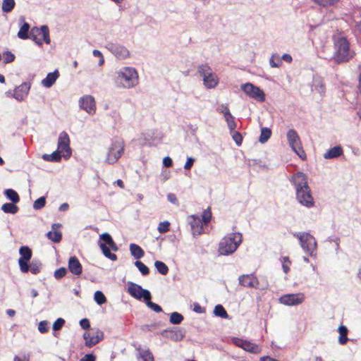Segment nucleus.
<instances>
[{
    "label": "nucleus",
    "mask_w": 361,
    "mask_h": 361,
    "mask_svg": "<svg viewBox=\"0 0 361 361\" xmlns=\"http://www.w3.org/2000/svg\"><path fill=\"white\" fill-rule=\"evenodd\" d=\"M290 182L295 186L298 202L308 208L314 207V200L308 185L307 176L302 172H297L291 177Z\"/></svg>",
    "instance_id": "nucleus-1"
},
{
    "label": "nucleus",
    "mask_w": 361,
    "mask_h": 361,
    "mask_svg": "<svg viewBox=\"0 0 361 361\" xmlns=\"http://www.w3.org/2000/svg\"><path fill=\"white\" fill-rule=\"evenodd\" d=\"M115 81L125 88H131L138 84V73L133 67H124L116 72Z\"/></svg>",
    "instance_id": "nucleus-2"
},
{
    "label": "nucleus",
    "mask_w": 361,
    "mask_h": 361,
    "mask_svg": "<svg viewBox=\"0 0 361 361\" xmlns=\"http://www.w3.org/2000/svg\"><path fill=\"white\" fill-rule=\"evenodd\" d=\"M242 242V234L231 233L220 241L218 251L221 255H227L233 253Z\"/></svg>",
    "instance_id": "nucleus-3"
},
{
    "label": "nucleus",
    "mask_w": 361,
    "mask_h": 361,
    "mask_svg": "<svg viewBox=\"0 0 361 361\" xmlns=\"http://www.w3.org/2000/svg\"><path fill=\"white\" fill-rule=\"evenodd\" d=\"M335 53L334 59L338 62L348 61L353 56V53L350 50V44L345 37H338L334 42Z\"/></svg>",
    "instance_id": "nucleus-4"
},
{
    "label": "nucleus",
    "mask_w": 361,
    "mask_h": 361,
    "mask_svg": "<svg viewBox=\"0 0 361 361\" xmlns=\"http://www.w3.org/2000/svg\"><path fill=\"white\" fill-rule=\"evenodd\" d=\"M99 238L103 240V242L99 243V245L104 255L112 261H116L117 256L116 254H113L110 252L109 247L114 251H117L118 246L113 240L111 235L108 233H104L100 235Z\"/></svg>",
    "instance_id": "nucleus-5"
},
{
    "label": "nucleus",
    "mask_w": 361,
    "mask_h": 361,
    "mask_svg": "<svg viewBox=\"0 0 361 361\" xmlns=\"http://www.w3.org/2000/svg\"><path fill=\"white\" fill-rule=\"evenodd\" d=\"M197 71L203 78V82L207 88H214L219 83L217 75L212 72V70L207 64L200 65Z\"/></svg>",
    "instance_id": "nucleus-6"
},
{
    "label": "nucleus",
    "mask_w": 361,
    "mask_h": 361,
    "mask_svg": "<svg viewBox=\"0 0 361 361\" xmlns=\"http://www.w3.org/2000/svg\"><path fill=\"white\" fill-rule=\"evenodd\" d=\"M287 139L291 149L302 160L306 159V154L302 147L300 138L295 130H289L287 133Z\"/></svg>",
    "instance_id": "nucleus-7"
},
{
    "label": "nucleus",
    "mask_w": 361,
    "mask_h": 361,
    "mask_svg": "<svg viewBox=\"0 0 361 361\" xmlns=\"http://www.w3.org/2000/svg\"><path fill=\"white\" fill-rule=\"evenodd\" d=\"M124 151V142L123 140H118L111 144L106 157V161L108 164L116 162L121 157Z\"/></svg>",
    "instance_id": "nucleus-8"
},
{
    "label": "nucleus",
    "mask_w": 361,
    "mask_h": 361,
    "mask_svg": "<svg viewBox=\"0 0 361 361\" xmlns=\"http://www.w3.org/2000/svg\"><path fill=\"white\" fill-rule=\"evenodd\" d=\"M30 38L39 45L43 42L46 44L50 43L49 30L47 26L42 25L40 29L33 27L30 32Z\"/></svg>",
    "instance_id": "nucleus-9"
},
{
    "label": "nucleus",
    "mask_w": 361,
    "mask_h": 361,
    "mask_svg": "<svg viewBox=\"0 0 361 361\" xmlns=\"http://www.w3.org/2000/svg\"><path fill=\"white\" fill-rule=\"evenodd\" d=\"M85 344L88 348H92L99 343L104 338V332L99 329H90L83 334Z\"/></svg>",
    "instance_id": "nucleus-10"
},
{
    "label": "nucleus",
    "mask_w": 361,
    "mask_h": 361,
    "mask_svg": "<svg viewBox=\"0 0 361 361\" xmlns=\"http://www.w3.org/2000/svg\"><path fill=\"white\" fill-rule=\"evenodd\" d=\"M70 142L68 133L65 131L61 132L59 136L57 149L62 152V156L66 159H69L72 154Z\"/></svg>",
    "instance_id": "nucleus-11"
},
{
    "label": "nucleus",
    "mask_w": 361,
    "mask_h": 361,
    "mask_svg": "<svg viewBox=\"0 0 361 361\" xmlns=\"http://www.w3.org/2000/svg\"><path fill=\"white\" fill-rule=\"evenodd\" d=\"M298 238L300 241V245L303 250L309 255H312L317 248V243L315 238L309 233H302L298 235Z\"/></svg>",
    "instance_id": "nucleus-12"
},
{
    "label": "nucleus",
    "mask_w": 361,
    "mask_h": 361,
    "mask_svg": "<svg viewBox=\"0 0 361 361\" xmlns=\"http://www.w3.org/2000/svg\"><path fill=\"white\" fill-rule=\"evenodd\" d=\"M128 293L133 298L144 300H151V294L148 290L143 289L140 285L130 282L128 288Z\"/></svg>",
    "instance_id": "nucleus-13"
},
{
    "label": "nucleus",
    "mask_w": 361,
    "mask_h": 361,
    "mask_svg": "<svg viewBox=\"0 0 361 361\" xmlns=\"http://www.w3.org/2000/svg\"><path fill=\"white\" fill-rule=\"evenodd\" d=\"M242 90L250 97L259 102L265 100V94L264 92L258 87L255 86L252 83L247 82L241 86Z\"/></svg>",
    "instance_id": "nucleus-14"
},
{
    "label": "nucleus",
    "mask_w": 361,
    "mask_h": 361,
    "mask_svg": "<svg viewBox=\"0 0 361 361\" xmlns=\"http://www.w3.org/2000/svg\"><path fill=\"white\" fill-rule=\"evenodd\" d=\"M20 257L18 259L20 269L23 273H27L29 271L28 262L32 256L31 249L27 246H21L19 249Z\"/></svg>",
    "instance_id": "nucleus-15"
},
{
    "label": "nucleus",
    "mask_w": 361,
    "mask_h": 361,
    "mask_svg": "<svg viewBox=\"0 0 361 361\" xmlns=\"http://www.w3.org/2000/svg\"><path fill=\"white\" fill-rule=\"evenodd\" d=\"M305 299V296L302 293L284 294L279 298V302L285 305L294 306L302 304Z\"/></svg>",
    "instance_id": "nucleus-16"
},
{
    "label": "nucleus",
    "mask_w": 361,
    "mask_h": 361,
    "mask_svg": "<svg viewBox=\"0 0 361 361\" xmlns=\"http://www.w3.org/2000/svg\"><path fill=\"white\" fill-rule=\"evenodd\" d=\"M239 284L243 287L258 288L259 281L252 274H243L238 277Z\"/></svg>",
    "instance_id": "nucleus-17"
},
{
    "label": "nucleus",
    "mask_w": 361,
    "mask_h": 361,
    "mask_svg": "<svg viewBox=\"0 0 361 361\" xmlns=\"http://www.w3.org/2000/svg\"><path fill=\"white\" fill-rule=\"evenodd\" d=\"M80 106L90 114H93L96 111L94 98L91 95H85L80 98Z\"/></svg>",
    "instance_id": "nucleus-18"
},
{
    "label": "nucleus",
    "mask_w": 361,
    "mask_h": 361,
    "mask_svg": "<svg viewBox=\"0 0 361 361\" xmlns=\"http://www.w3.org/2000/svg\"><path fill=\"white\" fill-rule=\"evenodd\" d=\"M190 219V224L192 235L194 236H198L202 234L204 232V223L202 221L201 219L195 215H192Z\"/></svg>",
    "instance_id": "nucleus-19"
},
{
    "label": "nucleus",
    "mask_w": 361,
    "mask_h": 361,
    "mask_svg": "<svg viewBox=\"0 0 361 361\" xmlns=\"http://www.w3.org/2000/svg\"><path fill=\"white\" fill-rule=\"evenodd\" d=\"M234 343L247 352L259 353L261 351L260 348L257 345L247 341L237 338Z\"/></svg>",
    "instance_id": "nucleus-20"
},
{
    "label": "nucleus",
    "mask_w": 361,
    "mask_h": 361,
    "mask_svg": "<svg viewBox=\"0 0 361 361\" xmlns=\"http://www.w3.org/2000/svg\"><path fill=\"white\" fill-rule=\"evenodd\" d=\"M30 89V83L23 82L14 90L13 96L18 101H22L27 97Z\"/></svg>",
    "instance_id": "nucleus-21"
},
{
    "label": "nucleus",
    "mask_w": 361,
    "mask_h": 361,
    "mask_svg": "<svg viewBox=\"0 0 361 361\" xmlns=\"http://www.w3.org/2000/svg\"><path fill=\"white\" fill-rule=\"evenodd\" d=\"M68 267L69 271L74 275L79 276L82 274V264L75 256H73L69 258Z\"/></svg>",
    "instance_id": "nucleus-22"
},
{
    "label": "nucleus",
    "mask_w": 361,
    "mask_h": 361,
    "mask_svg": "<svg viewBox=\"0 0 361 361\" xmlns=\"http://www.w3.org/2000/svg\"><path fill=\"white\" fill-rule=\"evenodd\" d=\"M61 224H52L53 231H50L47 233V237L53 241L54 243H59L62 238V233L61 231L56 230V228H59Z\"/></svg>",
    "instance_id": "nucleus-23"
},
{
    "label": "nucleus",
    "mask_w": 361,
    "mask_h": 361,
    "mask_svg": "<svg viewBox=\"0 0 361 361\" xmlns=\"http://www.w3.org/2000/svg\"><path fill=\"white\" fill-rule=\"evenodd\" d=\"M112 52L117 59L121 60L126 59L130 56L129 51L123 46L114 47Z\"/></svg>",
    "instance_id": "nucleus-24"
},
{
    "label": "nucleus",
    "mask_w": 361,
    "mask_h": 361,
    "mask_svg": "<svg viewBox=\"0 0 361 361\" xmlns=\"http://www.w3.org/2000/svg\"><path fill=\"white\" fill-rule=\"evenodd\" d=\"M137 358L142 361H154V355L149 348H137Z\"/></svg>",
    "instance_id": "nucleus-25"
},
{
    "label": "nucleus",
    "mask_w": 361,
    "mask_h": 361,
    "mask_svg": "<svg viewBox=\"0 0 361 361\" xmlns=\"http://www.w3.org/2000/svg\"><path fill=\"white\" fill-rule=\"evenodd\" d=\"M59 75V74L57 71L49 73L47 74V77L42 80V84L46 87H51L55 83Z\"/></svg>",
    "instance_id": "nucleus-26"
},
{
    "label": "nucleus",
    "mask_w": 361,
    "mask_h": 361,
    "mask_svg": "<svg viewBox=\"0 0 361 361\" xmlns=\"http://www.w3.org/2000/svg\"><path fill=\"white\" fill-rule=\"evenodd\" d=\"M343 154V149L341 146H335L329 149L324 154L325 159H333L340 157Z\"/></svg>",
    "instance_id": "nucleus-27"
},
{
    "label": "nucleus",
    "mask_w": 361,
    "mask_h": 361,
    "mask_svg": "<svg viewBox=\"0 0 361 361\" xmlns=\"http://www.w3.org/2000/svg\"><path fill=\"white\" fill-rule=\"evenodd\" d=\"M61 154L62 152L57 149V150L53 152L50 154H45L42 156V159L44 161H51V162H58L61 159Z\"/></svg>",
    "instance_id": "nucleus-28"
},
{
    "label": "nucleus",
    "mask_w": 361,
    "mask_h": 361,
    "mask_svg": "<svg viewBox=\"0 0 361 361\" xmlns=\"http://www.w3.org/2000/svg\"><path fill=\"white\" fill-rule=\"evenodd\" d=\"M130 250L131 255L135 258V259H140L142 258L144 255L145 252L144 250L140 247L138 245L135 243H131L130 245Z\"/></svg>",
    "instance_id": "nucleus-29"
},
{
    "label": "nucleus",
    "mask_w": 361,
    "mask_h": 361,
    "mask_svg": "<svg viewBox=\"0 0 361 361\" xmlns=\"http://www.w3.org/2000/svg\"><path fill=\"white\" fill-rule=\"evenodd\" d=\"M338 330L339 332L338 342L340 344L344 345L348 341V338L347 337L348 330L347 327L344 325H341L338 327Z\"/></svg>",
    "instance_id": "nucleus-30"
},
{
    "label": "nucleus",
    "mask_w": 361,
    "mask_h": 361,
    "mask_svg": "<svg viewBox=\"0 0 361 361\" xmlns=\"http://www.w3.org/2000/svg\"><path fill=\"white\" fill-rule=\"evenodd\" d=\"M226 113V114L224 116V118H225V120L226 121L228 128L230 131H233V130H235L236 128V126H237V123H236V122L235 121V118L231 114L230 111H227Z\"/></svg>",
    "instance_id": "nucleus-31"
},
{
    "label": "nucleus",
    "mask_w": 361,
    "mask_h": 361,
    "mask_svg": "<svg viewBox=\"0 0 361 361\" xmlns=\"http://www.w3.org/2000/svg\"><path fill=\"white\" fill-rule=\"evenodd\" d=\"M313 86L314 90L319 94H324L326 90L325 84L322 78H317L314 80Z\"/></svg>",
    "instance_id": "nucleus-32"
},
{
    "label": "nucleus",
    "mask_w": 361,
    "mask_h": 361,
    "mask_svg": "<svg viewBox=\"0 0 361 361\" xmlns=\"http://www.w3.org/2000/svg\"><path fill=\"white\" fill-rule=\"evenodd\" d=\"M1 209L6 214H14L18 212V207L13 203H5L2 205Z\"/></svg>",
    "instance_id": "nucleus-33"
},
{
    "label": "nucleus",
    "mask_w": 361,
    "mask_h": 361,
    "mask_svg": "<svg viewBox=\"0 0 361 361\" xmlns=\"http://www.w3.org/2000/svg\"><path fill=\"white\" fill-rule=\"evenodd\" d=\"M271 135V130L269 128H262L259 135V141L261 143H265Z\"/></svg>",
    "instance_id": "nucleus-34"
},
{
    "label": "nucleus",
    "mask_w": 361,
    "mask_h": 361,
    "mask_svg": "<svg viewBox=\"0 0 361 361\" xmlns=\"http://www.w3.org/2000/svg\"><path fill=\"white\" fill-rule=\"evenodd\" d=\"M29 29H30L29 23L25 22L18 32V37L22 39H26L29 38V35H28Z\"/></svg>",
    "instance_id": "nucleus-35"
},
{
    "label": "nucleus",
    "mask_w": 361,
    "mask_h": 361,
    "mask_svg": "<svg viewBox=\"0 0 361 361\" xmlns=\"http://www.w3.org/2000/svg\"><path fill=\"white\" fill-rule=\"evenodd\" d=\"M4 193L6 197L11 200L13 203H18L20 201V197L18 194L13 189H7L5 190Z\"/></svg>",
    "instance_id": "nucleus-36"
},
{
    "label": "nucleus",
    "mask_w": 361,
    "mask_h": 361,
    "mask_svg": "<svg viewBox=\"0 0 361 361\" xmlns=\"http://www.w3.org/2000/svg\"><path fill=\"white\" fill-rule=\"evenodd\" d=\"M214 313L216 316L220 317L221 318L227 319L228 317L227 312L221 305L215 306Z\"/></svg>",
    "instance_id": "nucleus-37"
},
{
    "label": "nucleus",
    "mask_w": 361,
    "mask_h": 361,
    "mask_svg": "<svg viewBox=\"0 0 361 361\" xmlns=\"http://www.w3.org/2000/svg\"><path fill=\"white\" fill-rule=\"evenodd\" d=\"M154 266L157 271H159V273H160L161 274L166 275L168 274L169 268L166 266V264L163 262L157 260L154 262Z\"/></svg>",
    "instance_id": "nucleus-38"
},
{
    "label": "nucleus",
    "mask_w": 361,
    "mask_h": 361,
    "mask_svg": "<svg viewBox=\"0 0 361 361\" xmlns=\"http://www.w3.org/2000/svg\"><path fill=\"white\" fill-rule=\"evenodd\" d=\"M15 4L14 0H4L1 8L4 12L9 13L13 9Z\"/></svg>",
    "instance_id": "nucleus-39"
},
{
    "label": "nucleus",
    "mask_w": 361,
    "mask_h": 361,
    "mask_svg": "<svg viewBox=\"0 0 361 361\" xmlns=\"http://www.w3.org/2000/svg\"><path fill=\"white\" fill-rule=\"evenodd\" d=\"M183 320V316L177 312H173L171 313V317H170V322L173 324H179L182 322V321Z\"/></svg>",
    "instance_id": "nucleus-40"
},
{
    "label": "nucleus",
    "mask_w": 361,
    "mask_h": 361,
    "mask_svg": "<svg viewBox=\"0 0 361 361\" xmlns=\"http://www.w3.org/2000/svg\"><path fill=\"white\" fill-rule=\"evenodd\" d=\"M135 267L139 269L143 276H147L149 273V268L141 261L137 260L135 262Z\"/></svg>",
    "instance_id": "nucleus-41"
},
{
    "label": "nucleus",
    "mask_w": 361,
    "mask_h": 361,
    "mask_svg": "<svg viewBox=\"0 0 361 361\" xmlns=\"http://www.w3.org/2000/svg\"><path fill=\"white\" fill-rule=\"evenodd\" d=\"M94 298L98 305H102L106 302V298L104 293L100 290H97L94 293Z\"/></svg>",
    "instance_id": "nucleus-42"
},
{
    "label": "nucleus",
    "mask_w": 361,
    "mask_h": 361,
    "mask_svg": "<svg viewBox=\"0 0 361 361\" xmlns=\"http://www.w3.org/2000/svg\"><path fill=\"white\" fill-rule=\"evenodd\" d=\"M171 224L168 221H161L159 224L157 230L160 233H165L170 230Z\"/></svg>",
    "instance_id": "nucleus-43"
},
{
    "label": "nucleus",
    "mask_w": 361,
    "mask_h": 361,
    "mask_svg": "<svg viewBox=\"0 0 361 361\" xmlns=\"http://www.w3.org/2000/svg\"><path fill=\"white\" fill-rule=\"evenodd\" d=\"M314 3L323 7H329L336 4L339 0H312Z\"/></svg>",
    "instance_id": "nucleus-44"
},
{
    "label": "nucleus",
    "mask_w": 361,
    "mask_h": 361,
    "mask_svg": "<svg viewBox=\"0 0 361 361\" xmlns=\"http://www.w3.org/2000/svg\"><path fill=\"white\" fill-rule=\"evenodd\" d=\"M211 219H212V212H211V209L209 207H208L207 209H204L202 212L201 220L204 224H207L210 221Z\"/></svg>",
    "instance_id": "nucleus-45"
},
{
    "label": "nucleus",
    "mask_w": 361,
    "mask_h": 361,
    "mask_svg": "<svg viewBox=\"0 0 361 361\" xmlns=\"http://www.w3.org/2000/svg\"><path fill=\"white\" fill-rule=\"evenodd\" d=\"M232 134L233 140L235 141V144L238 146L241 145L243 142V136L242 135L238 132L233 130V131H230Z\"/></svg>",
    "instance_id": "nucleus-46"
},
{
    "label": "nucleus",
    "mask_w": 361,
    "mask_h": 361,
    "mask_svg": "<svg viewBox=\"0 0 361 361\" xmlns=\"http://www.w3.org/2000/svg\"><path fill=\"white\" fill-rule=\"evenodd\" d=\"M45 204L46 198L44 197H41L35 201L33 207L35 209H40L45 206Z\"/></svg>",
    "instance_id": "nucleus-47"
},
{
    "label": "nucleus",
    "mask_w": 361,
    "mask_h": 361,
    "mask_svg": "<svg viewBox=\"0 0 361 361\" xmlns=\"http://www.w3.org/2000/svg\"><path fill=\"white\" fill-rule=\"evenodd\" d=\"M15 55L9 51H5L3 54V59L4 63L13 62L15 60Z\"/></svg>",
    "instance_id": "nucleus-48"
},
{
    "label": "nucleus",
    "mask_w": 361,
    "mask_h": 361,
    "mask_svg": "<svg viewBox=\"0 0 361 361\" xmlns=\"http://www.w3.org/2000/svg\"><path fill=\"white\" fill-rule=\"evenodd\" d=\"M291 264L288 257H283L282 259V268L283 271L287 274L290 271L289 265Z\"/></svg>",
    "instance_id": "nucleus-49"
},
{
    "label": "nucleus",
    "mask_w": 361,
    "mask_h": 361,
    "mask_svg": "<svg viewBox=\"0 0 361 361\" xmlns=\"http://www.w3.org/2000/svg\"><path fill=\"white\" fill-rule=\"evenodd\" d=\"M145 301L147 303V306L150 307L152 310H153L154 312H161L162 311V308L161 307V306L152 302L151 300Z\"/></svg>",
    "instance_id": "nucleus-50"
},
{
    "label": "nucleus",
    "mask_w": 361,
    "mask_h": 361,
    "mask_svg": "<svg viewBox=\"0 0 361 361\" xmlns=\"http://www.w3.org/2000/svg\"><path fill=\"white\" fill-rule=\"evenodd\" d=\"M49 323L47 321H41L38 324V330L40 333L44 334L49 331Z\"/></svg>",
    "instance_id": "nucleus-51"
},
{
    "label": "nucleus",
    "mask_w": 361,
    "mask_h": 361,
    "mask_svg": "<svg viewBox=\"0 0 361 361\" xmlns=\"http://www.w3.org/2000/svg\"><path fill=\"white\" fill-rule=\"evenodd\" d=\"M67 273V270L65 267H61L54 271V277L56 279H60L63 277Z\"/></svg>",
    "instance_id": "nucleus-52"
},
{
    "label": "nucleus",
    "mask_w": 361,
    "mask_h": 361,
    "mask_svg": "<svg viewBox=\"0 0 361 361\" xmlns=\"http://www.w3.org/2000/svg\"><path fill=\"white\" fill-rule=\"evenodd\" d=\"M65 323V320L62 318L57 319L53 324V329L54 331L60 330Z\"/></svg>",
    "instance_id": "nucleus-53"
},
{
    "label": "nucleus",
    "mask_w": 361,
    "mask_h": 361,
    "mask_svg": "<svg viewBox=\"0 0 361 361\" xmlns=\"http://www.w3.org/2000/svg\"><path fill=\"white\" fill-rule=\"evenodd\" d=\"M29 270L32 274H37L40 272V267L35 263H31L29 265Z\"/></svg>",
    "instance_id": "nucleus-54"
},
{
    "label": "nucleus",
    "mask_w": 361,
    "mask_h": 361,
    "mask_svg": "<svg viewBox=\"0 0 361 361\" xmlns=\"http://www.w3.org/2000/svg\"><path fill=\"white\" fill-rule=\"evenodd\" d=\"M167 199H168V200L170 202H171L173 204H175L176 205L178 204V199H177V197H176L175 194H173V193H169L167 195Z\"/></svg>",
    "instance_id": "nucleus-55"
},
{
    "label": "nucleus",
    "mask_w": 361,
    "mask_h": 361,
    "mask_svg": "<svg viewBox=\"0 0 361 361\" xmlns=\"http://www.w3.org/2000/svg\"><path fill=\"white\" fill-rule=\"evenodd\" d=\"M80 361H96V357L92 353L86 354Z\"/></svg>",
    "instance_id": "nucleus-56"
},
{
    "label": "nucleus",
    "mask_w": 361,
    "mask_h": 361,
    "mask_svg": "<svg viewBox=\"0 0 361 361\" xmlns=\"http://www.w3.org/2000/svg\"><path fill=\"white\" fill-rule=\"evenodd\" d=\"M80 326L84 329H88L90 326V321L88 319H82L80 321Z\"/></svg>",
    "instance_id": "nucleus-57"
},
{
    "label": "nucleus",
    "mask_w": 361,
    "mask_h": 361,
    "mask_svg": "<svg viewBox=\"0 0 361 361\" xmlns=\"http://www.w3.org/2000/svg\"><path fill=\"white\" fill-rule=\"evenodd\" d=\"M194 161H195V160L193 158H192V157L188 158V159L184 165V169L186 170H190L191 169V167L192 166Z\"/></svg>",
    "instance_id": "nucleus-58"
},
{
    "label": "nucleus",
    "mask_w": 361,
    "mask_h": 361,
    "mask_svg": "<svg viewBox=\"0 0 361 361\" xmlns=\"http://www.w3.org/2000/svg\"><path fill=\"white\" fill-rule=\"evenodd\" d=\"M216 111L224 115H226L227 111H230L227 105L221 104L216 109Z\"/></svg>",
    "instance_id": "nucleus-59"
},
{
    "label": "nucleus",
    "mask_w": 361,
    "mask_h": 361,
    "mask_svg": "<svg viewBox=\"0 0 361 361\" xmlns=\"http://www.w3.org/2000/svg\"><path fill=\"white\" fill-rule=\"evenodd\" d=\"M163 164L166 167H171L173 165V161L169 157H166L163 159Z\"/></svg>",
    "instance_id": "nucleus-60"
},
{
    "label": "nucleus",
    "mask_w": 361,
    "mask_h": 361,
    "mask_svg": "<svg viewBox=\"0 0 361 361\" xmlns=\"http://www.w3.org/2000/svg\"><path fill=\"white\" fill-rule=\"evenodd\" d=\"M194 311L197 313H202L204 312L203 308L198 303L194 304Z\"/></svg>",
    "instance_id": "nucleus-61"
},
{
    "label": "nucleus",
    "mask_w": 361,
    "mask_h": 361,
    "mask_svg": "<svg viewBox=\"0 0 361 361\" xmlns=\"http://www.w3.org/2000/svg\"><path fill=\"white\" fill-rule=\"evenodd\" d=\"M13 361H29V357L24 355L23 357H20L16 355L13 358Z\"/></svg>",
    "instance_id": "nucleus-62"
},
{
    "label": "nucleus",
    "mask_w": 361,
    "mask_h": 361,
    "mask_svg": "<svg viewBox=\"0 0 361 361\" xmlns=\"http://www.w3.org/2000/svg\"><path fill=\"white\" fill-rule=\"evenodd\" d=\"M282 59L288 62V63H290L292 61V56L290 55V54H284L283 56H282Z\"/></svg>",
    "instance_id": "nucleus-63"
},
{
    "label": "nucleus",
    "mask_w": 361,
    "mask_h": 361,
    "mask_svg": "<svg viewBox=\"0 0 361 361\" xmlns=\"http://www.w3.org/2000/svg\"><path fill=\"white\" fill-rule=\"evenodd\" d=\"M259 361H280V360L274 359L269 356H264L260 358Z\"/></svg>",
    "instance_id": "nucleus-64"
}]
</instances>
